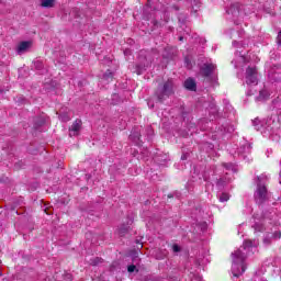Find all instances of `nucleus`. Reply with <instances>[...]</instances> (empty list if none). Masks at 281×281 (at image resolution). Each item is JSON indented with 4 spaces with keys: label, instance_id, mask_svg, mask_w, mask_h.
<instances>
[{
    "label": "nucleus",
    "instance_id": "15",
    "mask_svg": "<svg viewBox=\"0 0 281 281\" xmlns=\"http://www.w3.org/2000/svg\"><path fill=\"white\" fill-rule=\"evenodd\" d=\"M172 250H173L175 254H179V251H181V248L179 247V245L175 244L172 246Z\"/></svg>",
    "mask_w": 281,
    "mask_h": 281
},
{
    "label": "nucleus",
    "instance_id": "27",
    "mask_svg": "<svg viewBox=\"0 0 281 281\" xmlns=\"http://www.w3.org/2000/svg\"><path fill=\"white\" fill-rule=\"evenodd\" d=\"M179 41H183V36H180V37H179Z\"/></svg>",
    "mask_w": 281,
    "mask_h": 281
},
{
    "label": "nucleus",
    "instance_id": "23",
    "mask_svg": "<svg viewBox=\"0 0 281 281\" xmlns=\"http://www.w3.org/2000/svg\"><path fill=\"white\" fill-rule=\"evenodd\" d=\"M273 238H281V233H274Z\"/></svg>",
    "mask_w": 281,
    "mask_h": 281
},
{
    "label": "nucleus",
    "instance_id": "7",
    "mask_svg": "<svg viewBox=\"0 0 281 281\" xmlns=\"http://www.w3.org/2000/svg\"><path fill=\"white\" fill-rule=\"evenodd\" d=\"M81 126H82V121L76 120L69 128V136L76 137V135H78V133H80Z\"/></svg>",
    "mask_w": 281,
    "mask_h": 281
},
{
    "label": "nucleus",
    "instance_id": "13",
    "mask_svg": "<svg viewBox=\"0 0 281 281\" xmlns=\"http://www.w3.org/2000/svg\"><path fill=\"white\" fill-rule=\"evenodd\" d=\"M252 227H254L255 232H263L265 231V226L260 222H256Z\"/></svg>",
    "mask_w": 281,
    "mask_h": 281
},
{
    "label": "nucleus",
    "instance_id": "8",
    "mask_svg": "<svg viewBox=\"0 0 281 281\" xmlns=\"http://www.w3.org/2000/svg\"><path fill=\"white\" fill-rule=\"evenodd\" d=\"M31 47H32V43L30 41L20 42L18 44L16 52L20 55L25 54V52H27V49H30Z\"/></svg>",
    "mask_w": 281,
    "mask_h": 281
},
{
    "label": "nucleus",
    "instance_id": "11",
    "mask_svg": "<svg viewBox=\"0 0 281 281\" xmlns=\"http://www.w3.org/2000/svg\"><path fill=\"white\" fill-rule=\"evenodd\" d=\"M56 0H41L42 8H54Z\"/></svg>",
    "mask_w": 281,
    "mask_h": 281
},
{
    "label": "nucleus",
    "instance_id": "4",
    "mask_svg": "<svg viewBox=\"0 0 281 281\" xmlns=\"http://www.w3.org/2000/svg\"><path fill=\"white\" fill-rule=\"evenodd\" d=\"M258 184H257V191L255 192V199L257 203H265V201L268 199L269 193L267 191V187L262 184V181L267 179L265 176H260L257 178Z\"/></svg>",
    "mask_w": 281,
    "mask_h": 281
},
{
    "label": "nucleus",
    "instance_id": "3",
    "mask_svg": "<svg viewBox=\"0 0 281 281\" xmlns=\"http://www.w3.org/2000/svg\"><path fill=\"white\" fill-rule=\"evenodd\" d=\"M175 93V82L172 79H168L164 85H160L156 90V97L158 102H164L167 98H170Z\"/></svg>",
    "mask_w": 281,
    "mask_h": 281
},
{
    "label": "nucleus",
    "instance_id": "6",
    "mask_svg": "<svg viewBox=\"0 0 281 281\" xmlns=\"http://www.w3.org/2000/svg\"><path fill=\"white\" fill-rule=\"evenodd\" d=\"M216 71V64H204L200 68V72L204 78H210V76H214Z\"/></svg>",
    "mask_w": 281,
    "mask_h": 281
},
{
    "label": "nucleus",
    "instance_id": "18",
    "mask_svg": "<svg viewBox=\"0 0 281 281\" xmlns=\"http://www.w3.org/2000/svg\"><path fill=\"white\" fill-rule=\"evenodd\" d=\"M127 271H128V273H133V271H135V266L134 265L128 266Z\"/></svg>",
    "mask_w": 281,
    "mask_h": 281
},
{
    "label": "nucleus",
    "instance_id": "5",
    "mask_svg": "<svg viewBox=\"0 0 281 281\" xmlns=\"http://www.w3.org/2000/svg\"><path fill=\"white\" fill-rule=\"evenodd\" d=\"M246 85H258V69L256 67H248L246 69Z\"/></svg>",
    "mask_w": 281,
    "mask_h": 281
},
{
    "label": "nucleus",
    "instance_id": "26",
    "mask_svg": "<svg viewBox=\"0 0 281 281\" xmlns=\"http://www.w3.org/2000/svg\"><path fill=\"white\" fill-rule=\"evenodd\" d=\"M223 183H225V181H224L223 179H220V180L217 181V186H223Z\"/></svg>",
    "mask_w": 281,
    "mask_h": 281
},
{
    "label": "nucleus",
    "instance_id": "20",
    "mask_svg": "<svg viewBox=\"0 0 281 281\" xmlns=\"http://www.w3.org/2000/svg\"><path fill=\"white\" fill-rule=\"evenodd\" d=\"M35 67H36V69H41V67H43V63L36 61Z\"/></svg>",
    "mask_w": 281,
    "mask_h": 281
},
{
    "label": "nucleus",
    "instance_id": "1",
    "mask_svg": "<svg viewBox=\"0 0 281 281\" xmlns=\"http://www.w3.org/2000/svg\"><path fill=\"white\" fill-rule=\"evenodd\" d=\"M254 247V241L245 240L243 246L233 254V276L235 278H240L243 273L247 270V265H245V260H247V252L250 248Z\"/></svg>",
    "mask_w": 281,
    "mask_h": 281
},
{
    "label": "nucleus",
    "instance_id": "21",
    "mask_svg": "<svg viewBox=\"0 0 281 281\" xmlns=\"http://www.w3.org/2000/svg\"><path fill=\"white\" fill-rule=\"evenodd\" d=\"M104 78H106L109 80V78L113 79V74L112 72H109V75H104Z\"/></svg>",
    "mask_w": 281,
    "mask_h": 281
},
{
    "label": "nucleus",
    "instance_id": "16",
    "mask_svg": "<svg viewBox=\"0 0 281 281\" xmlns=\"http://www.w3.org/2000/svg\"><path fill=\"white\" fill-rule=\"evenodd\" d=\"M265 95H267V91L259 92V100H265Z\"/></svg>",
    "mask_w": 281,
    "mask_h": 281
},
{
    "label": "nucleus",
    "instance_id": "30",
    "mask_svg": "<svg viewBox=\"0 0 281 281\" xmlns=\"http://www.w3.org/2000/svg\"><path fill=\"white\" fill-rule=\"evenodd\" d=\"M0 276H1V272H0Z\"/></svg>",
    "mask_w": 281,
    "mask_h": 281
},
{
    "label": "nucleus",
    "instance_id": "2",
    "mask_svg": "<svg viewBox=\"0 0 281 281\" xmlns=\"http://www.w3.org/2000/svg\"><path fill=\"white\" fill-rule=\"evenodd\" d=\"M149 65H153V58H150V55H146V53L140 52L138 56V63L136 65L132 64V66H130V69L131 71H133V74L142 76V74L146 71Z\"/></svg>",
    "mask_w": 281,
    "mask_h": 281
},
{
    "label": "nucleus",
    "instance_id": "19",
    "mask_svg": "<svg viewBox=\"0 0 281 281\" xmlns=\"http://www.w3.org/2000/svg\"><path fill=\"white\" fill-rule=\"evenodd\" d=\"M263 243H265V245H271V238L266 237V238L263 239Z\"/></svg>",
    "mask_w": 281,
    "mask_h": 281
},
{
    "label": "nucleus",
    "instance_id": "29",
    "mask_svg": "<svg viewBox=\"0 0 281 281\" xmlns=\"http://www.w3.org/2000/svg\"><path fill=\"white\" fill-rule=\"evenodd\" d=\"M136 138L139 139V135H136Z\"/></svg>",
    "mask_w": 281,
    "mask_h": 281
},
{
    "label": "nucleus",
    "instance_id": "25",
    "mask_svg": "<svg viewBox=\"0 0 281 281\" xmlns=\"http://www.w3.org/2000/svg\"><path fill=\"white\" fill-rule=\"evenodd\" d=\"M124 55H125V56L131 55V49H125V50H124Z\"/></svg>",
    "mask_w": 281,
    "mask_h": 281
},
{
    "label": "nucleus",
    "instance_id": "28",
    "mask_svg": "<svg viewBox=\"0 0 281 281\" xmlns=\"http://www.w3.org/2000/svg\"><path fill=\"white\" fill-rule=\"evenodd\" d=\"M1 93H3V89L0 88V95H1Z\"/></svg>",
    "mask_w": 281,
    "mask_h": 281
},
{
    "label": "nucleus",
    "instance_id": "14",
    "mask_svg": "<svg viewBox=\"0 0 281 281\" xmlns=\"http://www.w3.org/2000/svg\"><path fill=\"white\" fill-rule=\"evenodd\" d=\"M228 199H229V193H222V194L220 195V201H221V203L227 202Z\"/></svg>",
    "mask_w": 281,
    "mask_h": 281
},
{
    "label": "nucleus",
    "instance_id": "22",
    "mask_svg": "<svg viewBox=\"0 0 281 281\" xmlns=\"http://www.w3.org/2000/svg\"><path fill=\"white\" fill-rule=\"evenodd\" d=\"M100 262H102V259L95 258L93 265H100Z\"/></svg>",
    "mask_w": 281,
    "mask_h": 281
},
{
    "label": "nucleus",
    "instance_id": "9",
    "mask_svg": "<svg viewBox=\"0 0 281 281\" xmlns=\"http://www.w3.org/2000/svg\"><path fill=\"white\" fill-rule=\"evenodd\" d=\"M184 89H188V91H196V81L193 78H188L184 81Z\"/></svg>",
    "mask_w": 281,
    "mask_h": 281
},
{
    "label": "nucleus",
    "instance_id": "24",
    "mask_svg": "<svg viewBox=\"0 0 281 281\" xmlns=\"http://www.w3.org/2000/svg\"><path fill=\"white\" fill-rule=\"evenodd\" d=\"M224 167H225L226 170H229L232 168V165L231 164H225Z\"/></svg>",
    "mask_w": 281,
    "mask_h": 281
},
{
    "label": "nucleus",
    "instance_id": "12",
    "mask_svg": "<svg viewBox=\"0 0 281 281\" xmlns=\"http://www.w3.org/2000/svg\"><path fill=\"white\" fill-rule=\"evenodd\" d=\"M59 120L61 122H69V120H71V115H69V113L64 112L61 114H59Z\"/></svg>",
    "mask_w": 281,
    "mask_h": 281
},
{
    "label": "nucleus",
    "instance_id": "10",
    "mask_svg": "<svg viewBox=\"0 0 281 281\" xmlns=\"http://www.w3.org/2000/svg\"><path fill=\"white\" fill-rule=\"evenodd\" d=\"M128 229H131V226L122 224L117 229L119 236H126V234H128Z\"/></svg>",
    "mask_w": 281,
    "mask_h": 281
},
{
    "label": "nucleus",
    "instance_id": "17",
    "mask_svg": "<svg viewBox=\"0 0 281 281\" xmlns=\"http://www.w3.org/2000/svg\"><path fill=\"white\" fill-rule=\"evenodd\" d=\"M166 256H168V251H164L161 256H157L158 260H162V258H166Z\"/></svg>",
    "mask_w": 281,
    "mask_h": 281
}]
</instances>
